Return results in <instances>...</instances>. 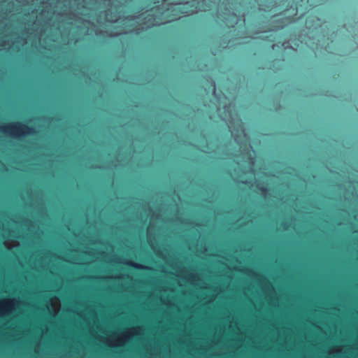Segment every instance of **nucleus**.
<instances>
[{
    "mask_svg": "<svg viewBox=\"0 0 358 358\" xmlns=\"http://www.w3.org/2000/svg\"><path fill=\"white\" fill-rule=\"evenodd\" d=\"M144 332L143 327H134L126 329L120 334H114L104 338V343L110 347L123 346L133 336L142 335Z\"/></svg>",
    "mask_w": 358,
    "mask_h": 358,
    "instance_id": "nucleus-1",
    "label": "nucleus"
},
{
    "mask_svg": "<svg viewBox=\"0 0 358 358\" xmlns=\"http://www.w3.org/2000/svg\"><path fill=\"white\" fill-rule=\"evenodd\" d=\"M0 131L12 137H20L31 134L34 129L21 123H10L0 126Z\"/></svg>",
    "mask_w": 358,
    "mask_h": 358,
    "instance_id": "nucleus-2",
    "label": "nucleus"
},
{
    "mask_svg": "<svg viewBox=\"0 0 358 358\" xmlns=\"http://www.w3.org/2000/svg\"><path fill=\"white\" fill-rule=\"evenodd\" d=\"M238 129H236L232 123L230 122L229 124V128L231 132V135L234 137L235 141L241 145H244L246 147L249 143V138L245 134V130L243 128L241 122L238 120H237Z\"/></svg>",
    "mask_w": 358,
    "mask_h": 358,
    "instance_id": "nucleus-3",
    "label": "nucleus"
},
{
    "mask_svg": "<svg viewBox=\"0 0 358 358\" xmlns=\"http://www.w3.org/2000/svg\"><path fill=\"white\" fill-rule=\"evenodd\" d=\"M20 305L16 299H3L0 300V316L10 315Z\"/></svg>",
    "mask_w": 358,
    "mask_h": 358,
    "instance_id": "nucleus-4",
    "label": "nucleus"
},
{
    "mask_svg": "<svg viewBox=\"0 0 358 358\" xmlns=\"http://www.w3.org/2000/svg\"><path fill=\"white\" fill-rule=\"evenodd\" d=\"M60 307V301L59 298L56 296L50 298L47 304V308L49 313L53 316H55L59 313Z\"/></svg>",
    "mask_w": 358,
    "mask_h": 358,
    "instance_id": "nucleus-5",
    "label": "nucleus"
},
{
    "mask_svg": "<svg viewBox=\"0 0 358 358\" xmlns=\"http://www.w3.org/2000/svg\"><path fill=\"white\" fill-rule=\"evenodd\" d=\"M106 20L111 22H115L118 20V16L117 15L112 16V15L109 13V10H108L106 13Z\"/></svg>",
    "mask_w": 358,
    "mask_h": 358,
    "instance_id": "nucleus-6",
    "label": "nucleus"
},
{
    "mask_svg": "<svg viewBox=\"0 0 358 358\" xmlns=\"http://www.w3.org/2000/svg\"><path fill=\"white\" fill-rule=\"evenodd\" d=\"M4 245L8 249H12L18 245V242L17 241H13L11 242H9L8 241H5Z\"/></svg>",
    "mask_w": 358,
    "mask_h": 358,
    "instance_id": "nucleus-7",
    "label": "nucleus"
},
{
    "mask_svg": "<svg viewBox=\"0 0 358 358\" xmlns=\"http://www.w3.org/2000/svg\"><path fill=\"white\" fill-rule=\"evenodd\" d=\"M229 17L231 18V22L226 21L225 23L227 26L231 27L233 26L234 24L237 22V17L234 14H231L229 15Z\"/></svg>",
    "mask_w": 358,
    "mask_h": 358,
    "instance_id": "nucleus-8",
    "label": "nucleus"
},
{
    "mask_svg": "<svg viewBox=\"0 0 358 358\" xmlns=\"http://www.w3.org/2000/svg\"><path fill=\"white\" fill-rule=\"evenodd\" d=\"M170 22V20L166 21V22ZM164 23H166V22H164ZM161 24H164V22H159L156 21L155 20H154L152 22H150V20H149L147 22V27H151V26H157V25H159Z\"/></svg>",
    "mask_w": 358,
    "mask_h": 358,
    "instance_id": "nucleus-9",
    "label": "nucleus"
},
{
    "mask_svg": "<svg viewBox=\"0 0 358 358\" xmlns=\"http://www.w3.org/2000/svg\"><path fill=\"white\" fill-rule=\"evenodd\" d=\"M129 265H131V266H133L134 267L137 268H143V266L141 264H137V263H132V262H130V263H129Z\"/></svg>",
    "mask_w": 358,
    "mask_h": 358,
    "instance_id": "nucleus-10",
    "label": "nucleus"
},
{
    "mask_svg": "<svg viewBox=\"0 0 358 358\" xmlns=\"http://www.w3.org/2000/svg\"><path fill=\"white\" fill-rule=\"evenodd\" d=\"M248 162L250 165H253L255 164V161L253 157H252L251 155L248 157Z\"/></svg>",
    "mask_w": 358,
    "mask_h": 358,
    "instance_id": "nucleus-11",
    "label": "nucleus"
},
{
    "mask_svg": "<svg viewBox=\"0 0 358 358\" xmlns=\"http://www.w3.org/2000/svg\"><path fill=\"white\" fill-rule=\"evenodd\" d=\"M180 6L178 5H177V6H175L173 7L172 10H174V11L178 10H180Z\"/></svg>",
    "mask_w": 358,
    "mask_h": 358,
    "instance_id": "nucleus-12",
    "label": "nucleus"
},
{
    "mask_svg": "<svg viewBox=\"0 0 358 358\" xmlns=\"http://www.w3.org/2000/svg\"><path fill=\"white\" fill-rule=\"evenodd\" d=\"M6 45L0 44V50H3V49H6Z\"/></svg>",
    "mask_w": 358,
    "mask_h": 358,
    "instance_id": "nucleus-13",
    "label": "nucleus"
},
{
    "mask_svg": "<svg viewBox=\"0 0 358 358\" xmlns=\"http://www.w3.org/2000/svg\"><path fill=\"white\" fill-rule=\"evenodd\" d=\"M342 350H343V348H338L336 349V351L337 352H342Z\"/></svg>",
    "mask_w": 358,
    "mask_h": 358,
    "instance_id": "nucleus-14",
    "label": "nucleus"
},
{
    "mask_svg": "<svg viewBox=\"0 0 358 358\" xmlns=\"http://www.w3.org/2000/svg\"><path fill=\"white\" fill-rule=\"evenodd\" d=\"M215 92H216V90H215V83L213 84V94L215 95Z\"/></svg>",
    "mask_w": 358,
    "mask_h": 358,
    "instance_id": "nucleus-15",
    "label": "nucleus"
},
{
    "mask_svg": "<svg viewBox=\"0 0 358 358\" xmlns=\"http://www.w3.org/2000/svg\"><path fill=\"white\" fill-rule=\"evenodd\" d=\"M334 352V350H332L331 351H330V353H333Z\"/></svg>",
    "mask_w": 358,
    "mask_h": 358,
    "instance_id": "nucleus-16",
    "label": "nucleus"
}]
</instances>
